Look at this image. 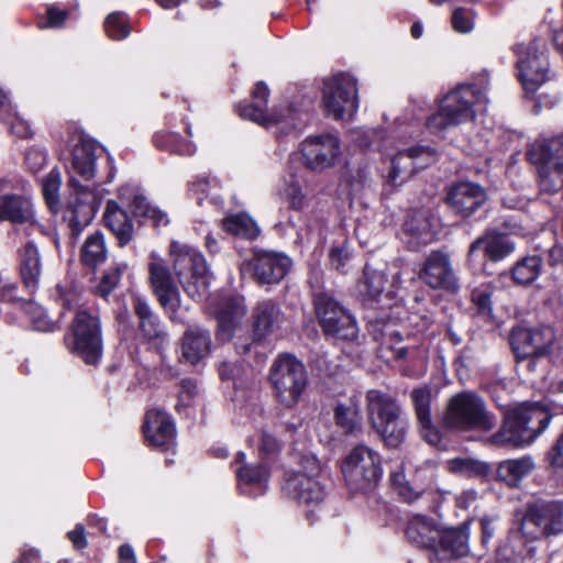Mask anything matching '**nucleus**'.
I'll return each instance as SVG.
<instances>
[{"label": "nucleus", "instance_id": "a18cd8bd", "mask_svg": "<svg viewBox=\"0 0 563 563\" xmlns=\"http://www.w3.org/2000/svg\"><path fill=\"white\" fill-rule=\"evenodd\" d=\"M333 418L336 427L346 435L362 430V417L355 404L338 402L333 409Z\"/></svg>", "mask_w": 563, "mask_h": 563}, {"label": "nucleus", "instance_id": "c03bdc74", "mask_svg": "<svg viewBox=\"0 0 563 563\" xmlns=\"http://www.w3.org/2000/svg\"><path fill=\"white\" fill-rule=\"evenodd\" d=\"M152 142L156 148L172 154H177L179 156H192L197 150L196 145L191 141L186 140L179 133L172 131L156 132L152 137Z\"/></svg>", "mask_w": 563, "mask_h": 563}, {"label": "nucleus", "instance_id": "c85d7f7f", "mask_svg": "<svg viewBox=\"0 0 563 563\" xmlns=\"http://www.w3.org/2000/svg\"><path fill=\"white\" fill-rule=\"evenodd\" d=\"M387 276L366 264L363 268V276L357 283V292L364 308L368 311L377 310L380 298L384 295Z\"/></svg>", "mask_w": 563, "mask_h": 563}, {"label": "nucleus", "instance_id": "dca6fc26", "mask_svg": "<svg viewBox=\"0 0 563 563\" xmlns=\"http://www.w3.org/2000/svg\"><path fill=\"white\" fill-rule=\"evenodd\" d=\"M148 280L162 309L170 321H176L180 307V292L174 282L170 268L163 260L153 258L148 263Z\"/></svg>", "mask_w": 563, "mask_h": 563}, {"label": "nucleus", "instance_id": "49530a36", "mask_svg": "<svg viewBox=\"0 0 563 563\" xmlns=\"http://www.w3.org/2000/svg\"><path fill=\"white\" fill-rule=\"evenodd\" d=\"M129 208L135 218L143 219L144 221L150 220L155 228L169 223L167 214L161 209L153 207L142 194L133 196Z\"/></svg>", "mask_w": 563, "mask_h": 563}, {"label": "nucleus", "instance_id": "5fc2aeb1", "mask_svg": "<svg viewBox=\"0 0 563 563\" xmlns=\"http://www.w3.org/2000/svg\"><path fill=\"white\" fill-rule=\"evenodd\" d=\"M545 467L552 474H563V427L544 453Z\"/></svg>", "mask_w": 563, "mask_h": 563}, {"label": "nucleus", "instance_id": "6ab92c4d", "mask_svg": "<svg viewBox=\"0 0 563 563\" xmlns=\"http://www.w3.org/2000/svg\"><path fill=\"white\" fill-rule=\"evenodd\" d=\"M300 152L306 168L322 172L338 162L341 155L340 140L330 133L309 136L301 143Z\"/></svg>", "mask_w": 563, "mask_h": 563}, {"label": "nucleus", "instance_id": "f704fd0d", "mask_svg": "<svg viewBox=\"0 0 563 563\" xmlns=\"http://www.w3.org/2000/svg\"><path fill=\"white\" fill-rule=\"evenodd\" d=\"M440 530L433 519L423 516H412L405 529L408 541L417 548L437 551Z\"/></svg>", "mask_w": 563, "mask_h": 563}, {"label": "nucleus", "instance_id": "c9c22d12", "mask_svg": "<svg viewBox=\"0 0 563 563\" xmlns=\"http://www.w3.org/2000/svg\"><path fill=\"white\" fill-rule=\"evenodd\" d=\"M283 312L279 305L266 299L258 301L252 311V330L260 340L267 338L279 327Z\"/></svg>", "mask_w": 563, "mask_h": 563}, {"label": "nucleus", "instance_id": "3c124183", "mask_svg": "<svg viewBox=\"0 0 563 563\" xmlns=\"http://www.w3.org/2000/svg\"><path fill=\"white\" fill-rule=\"evenodd\" d=\"M216 319V340L221 344L233 340L235 330L239 325L236 312L232 308L223 309L217 313Z\"/></svg>", "mask_w": 563, "mask_h": 563}, {"label": "nucleus", "instance_id": "774afa93", "mask_svg": "<svg viewBox=\"0 0 563 563\" xmlns=\"http://www.w3.org/2000/svg\"><path fill=\"white\" fill-rule=\"evenodd\" d=\"M545 264L552 269H563V244L553 243L547 251Z\"/></svg>", "mask_w": 563, "mask_h": 563}, {"label": "nucleus", "instance_id": "680f3d73", "mask_svg": "<svg viewBox=\"0 0 563 563\" xmlns=\"http://www.w3.org/2000/svg\"><path fill=\"white\" fill-rule=\"evenodd\" d=\"M475 16L476 12L473 9L455 8L451 18L453 30L462 34L470 33L474 29Z\"/></svg>", "mask_w": 563, "mask_h": 563}, {"label": "nucleus", "instance_id": "1a4fd4ad", "mask_svg": "<svg viewBox=\"0 0 563 563\" xmlns=\"http://www.w3.org/2000/svg\"><path fill=\"white\" fill-rule=\"evenodd\" d=\"M300 467L299 471L284 472L282 493L299 505L318 506L327 495L324 486L318 479L321 472L320 462L317 456L306 454L300 459Z\"/></svg>", "mask_w": 563, "mask_h": 563}, {"label": "nucleus", "instance_id": "2f4dec72", "mask_svg": "<svg viewBox=\"0 0 563 563\" xmlns=\"http://www.w3.org/2000/svg\"><path fill=\"white\" fill-rule=\"evenodd\" d=\"M470 527L471 521L466 520L457 527L440 530L434 552H443L454 559L471 554Z\"/></svg>", "mask_w": 563, "mask_h": 563}, {"label": "nucleus", "instance_id": "473e14b6", "mask_svg": "<svg viewBox=\"0 0 563 563\" xmlns=\"http://www.w3.org/2000/svg\"><path fill=\"white\" fill-rule=\"evenodd\" d=\"M439 151L429 145L416 144L402 151H399L397 155L391 159V167L388 174V185L398 186L397 178L399 176V159L402 157H408L412 159V172H417L418 169H423L439 159Z\"/></svg>", "mask_w": 563, "mask_h": 563}, {"label": "nucleus", "instance_id": "a19ab883", "mask_svg": "<svg viewBox=\"0 0 563 563\" xmlns=\"http://www.w3.org/2000/svg\"><path fill=\"white\" fill-rule=\"evenodd\" d=\"M238 489L249 494L246 487H266L271 478V467L265 462L243 464L235 471Z\"/></svg>", "mask_w": 563, "mask_h": 563}, {"label": "nucleus", "instance_id": "ddd939ff", "mask_svg": "<svg viewBox=\"0 0 563 563\" xmlns=\"http://www.w3.org/2000/svg\"><path fill=\"white\" fill-rule=\"evenodd\" d=\"M522 536L530 541L563 532V501L537 498L525 506L520 522Z\"/></svg>", "mask_w": 563, "mask_h": 563}, {"label": "nucleus", "instance_id": "f257e3e1", "mask_svg": "<svg viewBox=\"0 0 563 563\" xmlns=\"http://www.w3.org/2000/svg\"><path fill=\"white\" fill-rule=\"evenodd\" d=\"M553 413L540 402H522L504 412L499 429L490 435V443L509 449L530 445L549 427Z\"/></svg>", "mask_w": 563, "mask_h": 563}, {"label": "nucleus", "instance_id": "a878e982", "mask_svg": "<svg viewBox=\"0 0 563 563\" xmlns=\"http://www.w3.org/2000/svg\"><path fill=\"white\" fill-rule=\"evenodd\" d=\"M269 95L267 84L262 80L257 81L251 92L252 101L244 100L238 103L236 111L239 115L265 128L277 124L279 120L276 115L267 112Z\"/></svg>", "mask_w": 563, "mask_h": 563}, {"label": "nucleus", "instance_id": "052dcab7", "mask_svg": "<svg viewBox=\"0 0 563 563\" xmlns=\"http://www.w3.org/2000/svg\"><path fill=\"white\" fill-rule=\"evenodd\" d=\"M285 199L290 210L300 212L306 206V194L302 190V186L299 180L295 177L287 183L285 191Z\"/></svg>", "mask_w": 563, "mask_h": 563}, {"label": "nucleus", "instance_id": "393cba45", "mask_svg": "<svg viewBox=\"0 0 563 563\" xmlns=\"http://www.w3.org/2000/svg\"><path fill=\"white\" fill-rule=\"evenodd\" d=\"M479 89L474 84H461L449 91L440 101L444 111L456 117L460 123L475 119L474 104L477 102Z\"/></svg>", "mask_w": 563, "mask_h": 563}, {"label": "nucleus", "instance_id": "cd10ccee", "mask_svg": "<svg viewBox=\"0 0 563 563\" xmlns=\"http://www.w3.org/2000/svg\"><path fill=\"white\" fill-rule=\"evenodd\" d=\"M536 470V463L531 455L517 459H507L494 467L493 481L503 483L509 488H518L523 478Z\"/></svg>", "mask_w": 563, "mask_h": 563}, {"label": "nucleus", "instance_id": "39448f33", "mask_svg": "<svg viewBox=\"0 0 563 563\" xmlns=\"http://www.w3.org/2000/svg\"><path fill=\"white\" fill-rule=\"evenodd\" d=\"M316 321L327 340L353 342L360 329L354 314L329 290L312 292Z\"/></svg>", "mask_w": 563, "mask_h": 563}, {"label": "nucleus", "instance_id": "f03ea898", "mask_svg": "<svg viewBox=\"0 0 563 563\" xmlns=\"http://www.w3.org/2000/svg\"><path fill=\"white\" fill-rule=\"evenodd\" d=\"M440 423L446 431L489 432L496 427L497 418L481 395L462 390L449 399Z\"/></svg>", "mask_w": 563, "mask_h": 563}, {"label": "nucleus", "instance_id": "72a5a7b5", "mask_svg": "<svg viewBox=\"0 0 563 563\" xmlns=\"http://www.w3.org/2000/svg\"><path fill=\"white\" fill-rule=\"evenodd\" d=\"M211 334L200 327L187 329L183 334L181 361L190 365L199 364L211 352Z\"/></svg>", "mask_w": 563, "mask_h": 563}, {"label": "nucleus", "instance_id": "5701e85b", "mask_svg": "<svg viewBox=\"0 0 563 563\" xmlns=\"http://www.w3.org/2000/svg\"><path fill=\"white\" fill-rule=\"evenodd\" d=\"M258 285L278 284L290 268L288 256L269 251H255L249 263Z\"/></svg>", "mask_w": 563, "mask_h": 563}, {"label": "nucleus", "instance_id": "603ef678", "mask_svg": "<svg viewBox=\"0 0 563 563\" xmlns=\"http://www.w3.org/2000/svg\"><path fill=\"white\" fill-rule=\"evenodd\" d=\"M107 36L112 41H122L131 33V24L128 15L123 12L110 13L103 23Z\"/></svg>", "mask_w": 563, "mask_h": 563}, {"label": "nucleus", "instance_id": "bf43d9fd", "mask_svg": "<svg viewBox=\"0 0 563 563\" xmlns=\"http://www.w3.org/2000/svg\"><path fill=\"white\" fill-rule=\"evenodd\" d=\"M461 123L456 120L455 115L443 110L439 104V110L430 114L426 120V128L432 134H438L450 126H456Z\"/></svg>", "mask_w": 563, "mask_h": 563}, {"label": "nucleus", "instance_id": "69168bd1", "mask_svg": "<svg viewBox=\"0 0 563 563\" xmlns=\"http://www.w3.org/2000/svg\"><path fill=\"white\" fill-rule=\"evenodd\" d=\"M282 451V442L267 431H263L261 434V441L258 445L260 457L263 461L272 460L277 456Z\"/></svg>", "mask_w": 563, "mask_h": 563}, {"label": "nucleus", "instance_id": "6e6d98bb", "mask_svg": "<svg viewBox=\"0 0 563 563\" xmlns=\"http://www.w3.org/2000/svg\"><path fill=\"white\" fill-rule=\"evenodd\" d=\"M493 294L494 289L489 284H483L472 290L471 301L479 316H493Z\"/></svg>", "mask_w": 563, "mask_h": 563}, {"label": "nucleus", "instance_id": "e2e57ef3", "mask_svg": "<svg viewBox=\"0 0 563 563\" xmlns=\"http://www.w3.org/2000/svg\"><path fill=\"white\" fill-rule=\"evenodd\" d=\"M3 118H0L1 122L10 125V132L20 139L32 137L33 132L27 121L21 119L15 112H13L12 104L10 103V110L2 112Z\"/></svg>", "mask_w": 563, "mask_h": 563}, {"label": "nucleus", "instance_id": "7ed1b4c3", "mask_svg": "<svg viewBox=\"0 0 563 563\" xmlns=\"http://www.w3.org/2000/svg\"><path fill=\"white\" fill-rule=\"evenodd\" d=\"M368 422L388 449H398L406 439L408 421L396 397L379 389L365 395Z\"/></svg>", "mask_w": 563, "mask_h": 563}, {"label": "nucleus", "instance_id": "b1692460", "mask_svg": "<svg viewBox=\"0 0 563 563\" xmlns=\"http://www.w3.org/2000/svg\"><path fill=\"white\" fill-rule=\"evenodd\" d=\"M410 398L421 438L433 446H440L443 442L442 428L432 421L431 416V389L427 386L412 389Z\"/></svg>", "mask_w": 563, "mask_h": 563}, {"label": "nucleus", "instance_id": "20e7f679", "mask_svg": "<svg viewBox=\"0 0 563 563\" xmlns=\"http://www.w3.org/2000/svg\"><path fill=\"white\" fill-rule=\"evenodd\" d=\"M68 352L88 366L97 367L102 360L104 342L100 316L89 309H79L64 334Z\"/></svg>", "mask_w": 563, "mask_h": 563}, {"label": "nucleus", "instance_id": "4468645a", "mask_svg": "<svg viewBox=\"0 0 563 563\" xmlns=\"http://www.w3.org/2000/svg\"><path fill=\"white\" fill-rule=\"evenodd\" d=\"M356 79L346 73H338L323 80L322 107L327 118L343 120L345 113L353 114L358 109Z\"/></svg>", "mask_w": 563, "mask_h": 563}, {"label": "nucleus", "instance_id": "8fccbe9b", "mask_svg": "<svg viewBox=\"0 0 563 563\" xmlns=\"http://www.w3.org/2000/svg\"><path fill=\"white\" fill-rule=\"evenodd\" d=\"M62 185L60 173L53 168L42 180V191L49 211L57 214L60 210L59 189Z\"/></svg>", "mask_w": 563, "mask_h": 563}, {"label": "nucleus", "instance_id": "de8ad7c7", "mask_svg": "<svg viewBox=\"0 0 563 563\" xmlns=\"http://www.w3.org/2000/svg\"><path fill=\"white\" fill-rule=\"evenodd\" d=\"M225 232L247 240H255L260 235V229L255 221L246 213L240 212L228 216L222 221Z\"/></svg>", "mask_w": 563, "mask_h": 563}, {"label": "nucleus", "instance_id": "bb28decb", "mask_svg": "<svg viewBox=\"0 0 563 563\" xmlns=\"http://www.w3.org/2000/svg\"><path fill=\"white\" fill-rule=\"evenodd\" d=\"M35 213L32 201L19 194H0V222L14 225L33 223Z\"/></svg>", "mask_w": 563, "mask_h": 563}, {"label": "nucleus", "instance_id": "4d7b16f0", "mask_svg": "<svg viewBox=\"0 0 563 563\" xmlns=\"http://www.w3.org/2000/svg\"><path fill=\"white\" fill-rule=\"evenodd\" d=\"M32 329L40 332H55L59 330V324L51 320L44 308L37 305H30L27 309Z\"/></svg>", "mask_w": 563, "mask_h": 563}, {"label": "nucleus", "instance_id": "423d86ee", "mask_svg": "<svg viewBox=\"0 0 563 563\" xmlns=\"http://www.w3.org/2000/svg\"><path fill=\"white\" fill-rule=\"evenodd\" d=\"M508 342L515 362H527V371L534 373L541 360L552 356L556 345V332L553 327L543 323L534 327L516 324L509 332Z\"/></svg>", "mask_w": 563, "mask_h": 563}, {"label": "nucleus", "instance_id": "09e8293b", "mask_svg": "<svg viewBox=\"0 0 563 563\" xmlns=\"http://www.w3.org/2000/svg\"><path fill=\"white\" fill-rule=\"evenodd\" d=\"M126 269L128 264L125 262L112 263L106 271H103L99 283L95 288V294L107 299L113 290L118 288Z\"/></svg>", "mask_w": 563, "mask_h": 563}, {"label": "nucleus", "instance_id": "c756f323", "mask_svg": "<svg viewBox=\"0 0 563 563\" xmlns=\"http://www.w3.org/2000/svg\"><path fill=\"white\" fill-rule=\"evenodd\" d=\"M104 225L118 241L119 247L126 246L133 239L134 224L129 212L115 200H108L103 212Z\"/></svg>", "mask_w": 563, "mask_h": 563}, {"label": "nucleus", "instance_id": "864d4df0", "mask_svg": "<svg viewBox=\"0 0 563 563\" xmlns=\"http://www.w3.org/2000/svg\"><path fill=\"white\" fill-rule=\"evenodd\" d=\"M402 228L407 235H410L423 243H427L431 236V223L420 213L408 216Z\"/></svg>", "mask_w": 563, "mask_h": 563}, {"label": "nucleus", "instance_id": "2eb2a0df", "mask_svg": "<svg viewBox=\"0 0 563 563\" xmlns=\"http://www.w3.org/2000/svg\"><path fill=\"white\" fill-rule=\"evenodd\" d=\"M68 186L74 189L75 197L67 203L64 220L68 223L70 240L76 242L96 216V195L91 188L80 184L75 177L69 178Z\"/></svg>", "mask_w": 563, "mask_h": 563}, {"label": "nucleus", "instance_id": "ea45409f", "mask_svg": "<svg viewBox=\"0 0 563 563\" xmlns=\"http://www.w3.org/2000/svg\"><path fill=\"white\" fill-rule=\"evenodd\" d=\"M388 481L391 490L397 495L398 499L408 505H411L424 495L432 493L431 490L419 485H413L408 481L402 463L390 472Z\"/></svg>", "mask_w": 563, "mask_h": 563}, {"label": "nucleus", "instance_id": "412c9836", "mask_svg": "<svg viewBox=\"0 0 563 563\" xmlns=\"http://www.w3.org/2000/svg\"><path fill=\"white\" fill-rule=\"evenodd\" d=\"M131 303L134 316L137 318V329L143 341L164 358L168 335L163 328L158 314L142 296H132Z\"/></svg>", "mask_w": 563, "mask_h": 563}, {"label": "nucleus", "instance_id": "0e129e2a", "mask_svg": "<svg viewBox=\"0 0 563 563\" xmlns=\"http://www.w3.org/2000/svg\"><path fill=\"white\" fill-rule=\"evenodd\" d=\"M233 340L234 350L241 356H249L253 351L257 354L258 347H262L265 342V340H260L253 330L252 333L234 335Z\"/></svg>", "mask_w": 563, "mask_h": 563}, {"label": "nucleus", "instance_id": "4c0bfd02", "mask_svg": "<svg viewBox=\"0 0 563 563\" xmlns=\"http://www.w3.org/2000/svg\"><path fill=\"white\" fill-rule=\"evenodd\" d=\"M108 253L104 234L100 230H96L84 241L79 251V262L82 267L95 273L107 262Z\"/></svg>", "mask_w": 563, "mask_h": 563}, {"label": "nucleus", "instance_id": "37998d69", "mask_svg": "<svg viewBox=\"0 0 563 563\" xmlns=\"http://www.w3.org/2000/svg\"><path fill=\"white\" fill-rule=\"evenodd\" d=\"M543 262V257L538 254L519 258L511 267V280L519 286L531 285L540 276Z\"/></svg>", "mask_w": 563, "mask_h": 563}, {"label": "nucleus", "instance_id": "6e6552de", "mask_svg": "<svg viewBox=\"0 0 563 563\" xmlns=\"http://www.w3.org/2000/svg\"><path fill=\"white\" fill-rule=\"evenodd\" d=\"M341 472L352 494L372 493L383 478L382 456L369 446L357 444L342 461Z\"/></svg>", "mask_w": 563, "mask_h": 563}, {"label": "nucleus", "instance_id": "f8f14e48", "mask_svg": "<svg viewBox=\"0 0 563 563\" xmlns=\"http://www.w3.org/2000/svg\"><path fill=\"white\" fill-rule=\"evenodd\" d=\"M516 250L510 236L496 229H486L468 246L465 265L475 275H493L490 265L497 264Z\"/></svg>", "mask_w": 563, "mask_h": 563}, {"label": "nucleus", "instance_id": "13d9d810", "mask_svg": "<svg viewBox=\"0 0 563 563\" xmlns=\"http://www.w3.org/2000/svg\"><path fill=\"white\" fill-rule=\"evenodd\" d=\"M244 366L240 362L222 361L218 365V375L222 383H232L234 389L242 386Z\"/></svg>", "mask_w": 563, "mask_h": 563}, {"label": "nucleus", "instance_id": "58836bf2", "mask_svg": "<svg viewBox=\"0 0 563 563\" xmlns=\"http://www.w3.org/2000/svg\"><path fill=\"white\" fill-rule=\"evenodd\" d=\"M97 145L93 140L81 139L71 152V166L74 172L85 180L96 175Z\"/></svg>", "mask_w": 563, "mask_h": 563}, {"label": "nucleus", "instance_id": "7c9ffc66", "mask_svg": "<svg viewBox=\"0 0 563 563\" xmlns=\"http://www.w3.org/2000/svg\"><path fill=\"white\" fill-rule=\"evenodd\" d=\"M366 330L375 342L382 344L391 342H400L401 333L397 330L398 320L391 316L390 310L378 308L377 310L367 311L365 316Z\"/></svg>", "mask_w": 563, "mask_h": 563}, {"label": "nucleus", "instance_id": "9d476101", "mask_svg": "<svg viewBox=\"0 0 563 563\" xmlns=\"http://www.w3.org/2000/svg\"><path fill=\"white\" fill-rule=\"evenodd\" d=\"M173 269L184 291L194 300H202L209 294L212 275L205 256L188 245L173 247Z\"/></svg>", "mask_w": 563, "mask_h": 563}, {"label": "nucleus", "instance_id": "4be33fe9", "mask_svg": "<svg viewBox=\"0 0 563 563\" xmlns=\"http://www.w3.org/2000/svg\"><path fill=\"white\" fill-rule=\"evenodd\" d=\"M142 433L147 446L166 452L176 439V426L172 416L158 408L145 412Z\"/></svg>", "mask_w": 563, "mask_h": 563}, {"label": "nucleus", "instance_id": "e433bc0d", "mask_svg": "<svg viewBox=\"0 0 563 563\" xmlns=\"http://www.w3.org/2000/svg\"><path fill=\"white\" fill-rule=\"evenodd\" d=\"M19 274L23 286L34 292L38 287L42 263L38 249L33 241H27L19 252Z\"/></svg>", "mask_w": 563, "mask_h": 563}, {"label": "nucleus", "instance_id": "338daca9", "mask_svg": "<svg viewBox=\"0 0 563 563\" xmlns=\"http://www.w3.org/2000/svg\"><path fill=\"white\" fill-rule=\"evenodd\" d=\"M481 528V552L477 554L478 558H483L490 549V542L495 537L496 527L495 520L490 517L484 516L479 519Z\"/></svg>", "mask_w": 563, "mask_h": 563}, {"label": "nucleus", "instance_id": "0eeeda50", "mask_svg": "<svg viewBox=\"0 0 563 563\" xmlns=\"http://www.w3.org/2000/svg\"><path fill=\"white\" fill-rule=\"evenodd\" d=\"M268 382L278 404L287 409L295 408L309 386L305 364L291 353H279L273 361Z\"/></svg>", "mask_w": 563, "mask_h": 563}, {"label": "nucleus", "instance_id": "f3484780", "mask_svg": "<svg viewBox=\"0 0 563 563\" xmlns=\"http://www.w3.org/2000/svg\"><path fill=\"white\" fill-rule=\"evenodd\" d=\"M486 189L474 181L462 180L453 183L445 192L443 201L450 212L467 220L487 201Z\"/></svg>", "mask_w": 563, "mask_h": 563}, {"label": "nucleus", "instance_id": "79ce46f5", "mask_svg": "<svg viewBox=\"0 0 563 563\" xmlns=\"http://www.w3.org/2000/svg\"><path fill=\"white\" fill-rule=\"evenodd\" d=\"M450 471L466 478L493 481V464L473 457H455L449 462Z\"/></svg>", "mask_w": 563, "mask_h": 563}, {"label": "nucleus", "instance_id": "9b49d317", "mask_svg": "<svg viewBox=\"0 0 563 563\" xmlns=\"http://www.w3.org/2000/svg\"><path fill=\"white\" fill-rule=\"evenodd\" d=\"M173 269L184 291L194 300H202L209 294L212 275L205 256L188 245L173 247Z\"/></svg>", "mask_w": 563, "mask_h": 563}, {"label": "nucleus", "instance_id": "a211bd4d", "mask_svg": "<svg viewBox=\"0 0 563 563\" xmlns=\"http://www.w3.org/2000/svg\"><path fill=\"white\" fill-rule=\"evenodd\" d=\"M549 57L538 40L529 43L517 62L518 79L528 95H534L549 80Z\"/></svg>", "mask_w": 563, "mask_h": 563}, {"label": "nucleus", "instance_id": "aec40b11", "mask_svg": "<svg viewBox=\"0 0 563 563\" xmlns=\"http://www.w3.org/2000/svg\"><path fill=\"white\" fill-rule=\"evenodd\" d=\"M420 279L432 289L456 294L460 290L459 278L452 268L450 255L434 250L426 257L419 273Z\"/></svg>", "mask_w": 563, "mask_h": 563}]
</instances>
